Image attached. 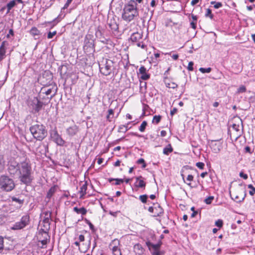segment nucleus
<instances>
[{"label":"nucleus","mask_w":255,"mask_h":255,"mask_svg":"<svg viewBox=\"0 0 255 255\" xmlns=\"http://www.w3.org/2000/svg\"><path fill=\"white\" fill-rule=\"evenodd\" d=\"M84 240H85V237H84V235H80L79 236L78 241L82 242L84 241Z\"/></svg>","instance_id":"nucleus-58"},{"label":"nucleus","mask_w":255,"mask_h":255,"mask_svg":"<svg viewBox=\"0 0 255 255\" xmlns=\"http://www.w3.org/2000/svg\"><path fill=\"white\" fill-rule=\"evenodd\" d=\"M170 70V67H168V68L165 71L164 73V76L165 77H167L169 74V72Z\"/></svg>","instance_id":"nucleus-62"},{"label":"nucleus","mask_w":255,"mask_h":255,"mask_svg":"<svg viewBox=\"0 0 255 255\" xmlns=\"http://www.w3.org/2000/svg\"><path fill=\"white\" fill-rule=\"evenodd\" d=\"M239 175L241 177L244 178V179H247L248 178V175L244 173L243 172H241L239 174Z\"/></svg>","instance_id":"nucleus-54"},{"label":"nucleus","mask_w":255,"mask_h":255,"mask_svg":"<svg viewBox=\"0 0 255 255\" xmlns=\"http://www.w3.org/2000/svg\"><path fill=\"white\" fill-rule=\"evenodd\" d=\"M90 226V229L92 231L93 233L96 231V229L95 228L93 224H89Z\"/></svg>","instance_id":"nucleus-60"},{"label":"nucleus","mask_w":255,"mask_h":255,"mask_svg":"<svg viewBox=\"0 0 255 255\" xmlns=\"http://www.w3.org/2000/svg\"><path fill=\"white\" fill-rule=\"evenodd\" d=\"M79 131L78 127L74 125L67 128V133L71 136L75 135Z\"/></svg>","instance_id":"nucleus-17"},{"label":"nucleus","mask_w":255,"mask_h":255,"mask_svg":"<svg viewBox=\"0 0 255 255\" xmlns=\"http://www.w3.org/2000/svg\"><path fill=\"white\" fill-rule=\"evenodd\" d=\"M30 34L34 36H39L40 32L36 27H33L30 30Z\"/></svg>","instance_id":"nucleus-30"},{"label":"nucleus","mask_w":255,"mask_h":255,"mask_svg":"<svg viewBox=\"0 0 255 255\" xmlns=\"http://www.w3.org/2000/svg\"><path fill=\"white\" fill-rule=\"evenodd\" d=\"M41 218H43V223H49L51 215L49 212H45L43 213L41 216Z\"/></svg>","instance_id":"nucleus-26"},{"label":"nucleus","mask_w":255,"mask_h":255,"mask_svg":"<svg viewBox=\"0 0 255 255\" xmlns=\"http://www.w3.org/2000/svg\"><path fill=\"white\" fill-rule=\"evenodd\" d=\"M211 70L212 69L210 67L207 68H200L199 69V71L202 73H210L211 71Z\"/></svg>","instance_id":"nucleus-44"},{"label":"nucleus","mask_w":255,"mask_h":255,"mask_svg":"<svg viewBox=\"0 0 255 255\" xmlns=\"http://www.w3.org/2000/svg\"><path fill=\"white\" fill-rule=\"evenodd\" d=\"M199 0H192L191 2V5H192V6L195 5L199 2Z\"/></svg>","instance_id":"nucleus-61"},{"label":"nucleus","mask_w":255,"mask_h":255,"mask_svg":"<svg viewBox=\"0 0 255 255\" xmlns=\"http://www.w3.org/2000/svg\"><path fill=\"white\" fill-rule=\"evenodd\" d=\"M166 86L167 87L172 89H175L178 86L177 84L173 82L166 83Z\"/></svg>","instance_id":"nucleus-42"},{"label":"nucleus","mask_w":255,"mask_h":255,"mask_svg":"<svg viewBox=\"0 0 255 255\" xmlns=\"http://www.w3.org/2000/svg\"><path fill=\"white\" fill-rule=\"evenodd\" d=\"M135 4L134 0H130L125 5L122 13V18L124 20L130 22L138 16L139 8Z\"/></svg>","instance_id":"nucleus-2"},{"label":"nucleus","mask_w":255,"mask_h":255,"mask_svg":"<svg viewBox=\"0 0 255 255\" xmlns=\"http://www.w3.org/2000/svg\"><path fill=\"white\" fill-rule=\"evenodd\" d=\"M147 123L145 121L142 122L141 125L139 127V130L141 132L144 131L146 127L147 126Z\"/></svg>","instance_id":"nucleus-37"},{"label":"nucleus","mask_w":255,"mask_h":255,"mask_svg":"<svg viewBox=\"0 0 255 255\" xmlns=\"http://www.w3.org/2000/svg\"><path fill=\"white\" fill-rule=\"evenodd\" d=\"M73 0H67L64 6L61 8V13H65V9H67L69 6L70 4L72 2Z\"/></svg>","instance_id":"nucleus-39"},{"label":"nucleus","mask_w":255,"mask_h":255,"mask_svg":"<svg viewBox=\"0 0 255 255\" xmlns=\"http://www.w3.org/2000/svg\"><path fill=\"white\" fill-rule=\"evenodd\" d=\"M51 136L53 138L54 141L59 145L62 146L65 143V141L62 139L61 136L58 134L57 130H54L51 133Z\"/></svg>","instance_id":"nucleus-13"},{"label":"nucleus","mask_w":255,"mask_h":255,"mask_svg":"<svg viewBox=\"0 0 255 255\" xmlns=\"http://www.w3.org/2000/svg\"><path fill=\"white\" fill-rule=\"evenodd\" d=\"M177 112V109L176 108H173L170 111V115L173 116Z\"/></svg>","instance_id":"nucleus-56"},{"label":"nucleus","mask_w":255,"mask_h":255,"mask_svg":"<svg viewBox=\"0 0 255 255\" xmlns=\"http://www.w3.org/2000/svg\"><path fill=\"white\" fill-rule=\"evenodd\" d=\"M15 187V184L12 179L6 175H1L0 177V188L3 191L9 192Z\"/></svg>","instance_id":"nucleus-5"},{"label":"nucleus","mask_w":255,"mask_h":255,"mask_svg":"<svg viewBox=\"0 0 255 255\" xmlns=\"http://www.w3.org/2000/svg\"><path fill=\"white\" fill-rule=\"evenodd\" d=\"M146 245L148 248V249L150 251L152 255H160L159 249H160L161 244L158 243L156 244H153L149 241H147L146 242Z\"/></svg>","instance_id":"nucleus-9"},{"label":"nucleus","mask_w":255,"mask_h":255,"mask_svg":"<svg viewBox=\"0 0 255 255\" xmlns=\"http://www.w3.org/2000/svg\"><path fill=\"white\" fill-rule=\"evenodd\" d=\"M246 88L245 86H240L237 90V93H242L246 91Z\"/></svg>","instance_id":"nucleus-47"},{"label":"nucleus","mask_w":255,"mask_h":255,"mask_svg":"<svg viewBox=\"0 0 255 255\" xmlns=\"http://www.w3.org/2000/svg\"><path fill=\"white\" fill-rule=\"evenodd\" d=\"M139 73L141 74L140 79L143 80H147L149 79L150 75L146 73V69L144 66L139 68Z\"/></svg>","instance_id":"nucleus-18"},{"label":"nucleus","mask_w":255,"mask_h":255,"mask_svg":"<svg viewBox=\"0 0 255 255\" xmlns=\"http://www.w3.org/2000/svg\"><path fill=\"white\" fill-rule=\"evenodd\" d=\"M5 161L3 156L0 154V172H2L4 168Z\"/></svg>","instance_id":"nucleus-31"},{"label":"nucleus","mask_w":255,"mask_h":255,"mask_svg":"<svg viewBox=\"0 0 255 255\" xmlns=\"http://www.w3.org/2000/svg\"><path fill=\"white\" fill-rule=\"evenodd\" d=\"M19 163L17 162L15 159H10L8 162V171L11 175H15L17 172Z\"/></svg>","instance_id":"nucleus-8"},{"label":"nucleus","mask_w":255,"mask_h":255,"mask_svg":"<svg viewBox=\"0 0 255 255\" xmlns=\"http://www.w3.org/2000/svg\"><path fill=\"white\" fill-rule=\"evenodd\" d=\"M196 166H197L199 168L201 169H203L204 168V167L205 166V164L204 163L201 162H197L196 164Z\"/></svg>","instance_id":"nucleus-53"},{"label":"nucleus","mask_w":255,"mask_h":255,"mask_svg":"<svg viewBox=\"0 0 255 255\" xmlns=\"http://www.w3.org/2000/svg\"><path fill=\"white\" fill-rule=\"evenodd\" d=\"M161 116L160 115H155L153 117L152 123L154 124H158L161 121Z\"/></svg>","instance_id":"nucleus-35"},{"label":"nucleus","mask_w":255,"mask_h":255,"mask_svg":"<svg viewBox=\"0 0 255 255\" xmlns=\"http://www.w3.org/2000/svg\"><path fill=\"white\" fill-rule=\"evenodd\" d=\"M42 79H45V81H42L44 85L50 84L53 79V75L49 71H45L42 75Z\"/></svg>","instance_id":"nucleus-14"},{"label":"nucleus","mask_w":255,"mask_h":255,"mask_svg":"<svg viewBox=\"0 0 255 255\" xmlns=\"http://www.w3.org/2000/svg\"><path fill=\"white\" fill-rule=\"evenodd\" d=\"M193 178H194V177H193V175H188L187 177V180L189 181V182H191V181L193 180Z\"/></svg>","instance_id":"nucleus-59"},{"label":"nucleus","mask_w":255,"mask_h":255,"mask_svg":"<svg viewBox=\"0 0 255 255\" xmlns=\"http://www.w3.org/2000/svg\"><path fill=\"white\" fill-rule=\"evenodd\" d=\"M32 168L29 160L19 163L16 175H18L19 180L23 184L29 185L33 180Z\"/></svg>","instance_id":"nucleus-1"},{"label":"nucleus","mask_w":255,"mask_h":255,"mask_svg":"<svg viewBox=\"0 0 255 255\" xmlns=\"http://www.w3.org/2000/svg\"><path fill=\"white\" fill-rule=\"evenodd\" d=\"M133 250L136 255H143L144 249L139 244H135L133 247Z\"/></svg>","instance_id":"nucleus-22"},{"label":"nucleus","mask_w":255,"mask_h":255,"mask_svg":"<svg viewBox=\"0 0 255 255\" xmlns=\"http://www.w3.org/2000/svg\"><path fill=\"white\" fill-rule=\"evenodd\" d=\"M136 182L135 186L138 188H145L146 185L145 182L142 179V176H138L135 178Z\"/></svg>","instance_id":"nucleus-21"},{"label":"nucleus","mask_w":255,"mask_h":255,"mask_svg":"<svg viewBox=\"0 0 255 255\" xmlns=\"http://www.w3.org/2000/svg\"><path fill=\"white\" fill-rule=\"evenodd\" d=\"M26 224H14L13 227H11L12 230H19L25 227Z\"/></svg>","instance_id":"nucleus-36"},{"label":"nucleus","mask_w":255,"mask_h":255,"mask_svg":"<svg viewBox=\"0 0 255 255\" xmlns=\"http://www.w3.org/2000/svg\"><path fill=\"white\" fill-rule=\"evenodd\" d=\"M136 45L138 47L142 48V49H144L145 46H146L145 44H144L140 42V41L138 42L137 43H136Z\"/></svg>","instance_id":"nucleus-57"},{"label":"nucleus","mask_w":255,"mask_h":255,"mask_svg":"<svg viewBox=\"0 0 255 255\" xmlns=\"http://www.w3.org/2000/svg\"><path fill=\"white\" fill-rule=\"evenodd\" d=\"M211 4H214V7L216 9L222 7L223 4L221 2H216L215 1H212L211 2Z\"/></svg>","instance_id":"nucleus-40"},{"label":"nucleus","mask_w":255,"mask_h":255,"mask_svg":"<svg viewBox=\"0 0 255 255\" xmlns=\"http://www.w3.org/2000/svg\"><path fill=\"white\" fill-rule=\"evenodd\" d=\"M73 211L77 214H81L82 216L86 215L87 212V210L84 207L79 208L77 207H75L73 208Z\"/></svg>","instance_id":"nucleus-25"},{"label":"nucleus","mask_w":255,"mask_h":255,"mask_svg":"<svg viewBox=\"0 0 255 255\" xmlns=\"http://www.w3.org/2000/svg\"><path fill=\"white\" fill-rule=\"evenodd\" d=\"M193 65H194V63L192 61L189 62L188 63V67H187V69L189 70V71H193Z\"/></svg>","instance_id":"nucleus-52"},{"label":"nucleus","mask_w":255,"mask_h":255,"mask_svg":"<svg viewBox=\"0 0 255 255\" xmlns=\"http://www.w3.org/2000/svg\"><path fill=\"white\" fill-rule=\"evenodd\" d=\"M142 34L138 32H134L130 36V40L132 42L137 43L142 39Z\"/></svg>","instance_id":"nucleus-20"},{"label":"nucleus","mask_w":255,"mask_h":255,"mask_svg":"<svg viewBox=\"0 0 255 255\" xmlns=\"http://www.w3.org/2000/svg\"><path fill=\"white\" fill-rule=\"evenodd\" d=\"M210 146L212 151L215 153L219 152L222 148L221 143L219 141L215 140L211 141Z\"/></svg>","instance_id":"nucleus-16"},{"label":"nucleus","mask_w":255,"mask_h":255,"mask_svg":"<svg viewBox=\"0 0 255 255\" xmlns=\"http://www.w3.org/2000/svg\"><path fill=\"white\" fill-rule=\"evenodd\" d=\"M233 196L237 202H242L246 196V192L243 189H239L233 194Z\"/></svg>","instance_id":"nucleus-11"},{"label":"nucleus","mask_w":255,"mask_h":255,"mask_svg":"<svg viewBox=\"0 0 255 255\" xmlns=\"http://www.w3.org/2000/svg\"><path fill=\"white\" fill-rule=\"evenodd\" d=\"M12 201H15V202L18 203L19 204H22L23 203V200H20V199H19L18 198H17L16 197H13L12 198Z\"/></svg>","instance_id":"nucleus-55"},{"label":"nucleus","mask_w":255,"mask_h":255,"mask_svg":"<svg viewBox=\"0 0 255 255\" xmlns=\"http://www.w3.org/2000/svg\"><path fill=\"white\" fill-rule=\"evenodd\" d=\"M6 41H3L0 46V62L5 57Z\"/></svg>","instance_id":"nucleus-19"},{"label":"nucleus","mask_w":255,"mask_h":255,"mask_svg":"<svg viewBox=\"0 0 255 255\" xmlns=\"http://www.w3.org/2000/svg\"><path fill=\"white\" fill-rule=\"evenodd\" d=\"M51 92H52L51 89H49L47 90L44 91V93L46 95H50L51 93Z\"/></svg>","instance_id":"nucleus-63"},{"label":"nucleus","mask_w":255,"mask_h":255,"mask_svg":"<svg viewBox=\"0 0 255 255\" xmlns=\"http://www.w3.org/2000/svg\"><path fill=\"white\" fill-rule=\"evenodd\" d=\"M27 106L32 110V112L36 113L39 112L43 106V102H41L37 97H33L27 100Z\"/></svg>","instance_id":"nucleus-6"},{"label":"nucleus","mask_w":255,"mask_h":255,"mask_svg":"<svg viewBox=\"0 0 255 255\" xmlns=\"http://www.w3.org/2000/svg\"><path fill=\"white\" fill-rule=\"evenodd\" d=\"M16 5V0H13L9 2H8L6 4V7L7 8L6 14L8 13L10 10Z\"/></svg>","instance_id":"nucleus-27"},{"label":"nucleus","mask_w":255,"mask_h":255,"mask_svg":"<svg viewBox=\"0 0 255 255\" xmlns=\"http://www.w3.org/2000/svg\"><path fill=\"white\" fill-rule=\"evenodd\" d=\"M173 151V148L170 144H168L163 148V153L165 155H168Z\"/></svg>","instance_id":"nucleus-28"},{"label":"nucleus","mask_w":255,"mask_h":255,"mask_svg":"<svg viewBox=\"0 0 255 255\" xmlns=\"http://www.w3.org/2000/svg\"><path fill=\"white\" fill-rule=\"evenodd\" d=\"M99 65L101 73L105 76L110 75L114 69V62L110 59H103Z\"/></svg>","instance_id":"nucleus-4"},{"label":"nucleus","mask_w":255,"mask_h":255,"mask_svg":"<svg viewBox=\"0 0 255 255\" xmlns=\"http://www.w3.org/2000/svg\"><path fill=\"white\" fill-rule=\"evenodd\" d=\"M37 239L38 242H40L42 244L41 248H43V246L46 245L47 243L49 241L50 236L48 233H41V234H40V233H38Z\"/></svg>","instance_id":"nucleus-12"},{"label":"nucleus","mask_w":255,"mask_h":255,"mask_svg":"<svg viewBox=\"0 0 255 255\" xmlns=\"http://www.w3.org/2000/svg\"><path fill=\"white\" fill-rule=\"evenodd\" d=\"M87 181H85V183L81 187L80 190L79 191L80 193V198H83L84 196L86 195V191L87 190Z\"/></svg>","instance_id":"nucleus-24"},{"label":"nucleus","mask_w":255,"mask_h":255,"mask_svg":"<svg viewBox=\"0 0 255 255\" xmlns=\"http://www.w3.org/2000/svg\"><path fill=\"white\" fill-rule=\"evenodd\" d=\"M29 221V216L28 215L23 216L21 219V221L18 223H27Z\"/></svg>","instance_id":"nucleus-38"},{"label":"nucleus","mask_w":255,"mask_h":255,"mask_svg":"<svg viewBox=\"0 0 255 255\" xmlns=\"http://www.w3.org/2000/svg\"><path fill=\"white\" fill-rule=\"evenodd\" d=\"M108 25L113 31H117L119 29V25L117 23L116 19L113 17L108 19L107 21Z\"/></svg>","instance_id":"nucleus-15"},{"label":"nucleus","mask_w":255,"mask_h":255,"mask_svg":"<svg viewBox=\"0 0 255 255\" xmlns=\"http://www.w3.org/2000/svg\"><path fill=\"white\" fill-rule=\"evenodd\" d=\"M190 25H191V27L193 28V29H195L196 27V23L194 22L193 21H192L191 23H190Z\"/></svg>","instance_id":"nucleus-64"},{"label":"nucleus","mask_w":255,"mask_h":255,"mask_svg":"<svg viewBox=\"0 0 255 255\" xmlns=\"http://www.w3.org/2000/svg\"><path fill=\"white\" fill-rule=\"evenodd\" d=\"M113 181H116V182L114 184L116 185H120L121 183H123L124 181V179H120V178H110V179H109V181L110 182H111Z\"/></svg>","instance_id":"nucleus-33"},{"label":"nucleus","mask_w":255,"mask_h":255,"mask_svg":"<svg viewBox=\"0 0 255 255\" xmlns=\"http://www.w3.org/2000/svg\"><path fill=\"white\" fill-rule=\"evenodd\" d=\"M214 199V196H209L207 198L205 199L204 202L207 204H210Z\"/></svg>","instance_id":"nucleus-45"},{"label":"nucleus","mask_w":255,"mask_h":255,"mask_svg":"<svg viewBox=\"0 0 255 255\" xmlns=\"http://www.w3.org/2000/svg\"><path fill=\"white\" fill-rule=\"evenodd\" d=\"M248 187L251 190L249 191V194L251 196H253L255 194V188L252 185L249 184Z\"/></svg>","instance_id":"nucleus-41"},{"label":"nucleus","mask_w":255,"mask_h":255,"mask_svg":"<svg viewBox=\"0 0 255 255\" xmlns=\"http://www.w3.org/2000/svg\"><path fill=\"white\" fill-rule=\"evenodd\" d=\"M30 131L33 137L38 140H42L47 134L45 126L42 124H36L30 128Z\"/></svg>","instance_id":"nucleus-3"},{"label":"nucleus","mask_w":255,"mask_h":255,"mask_svg":"<svg viewBox=\"0 0 255 255\" xmlns=\"http://www.w3.org/2000/svg\"><path fill=\"white\" fill-rule=\"evenodd\" d=\"M84 49L90 51L94 49V36L91 34H87L85 36L84 45Z\"/></svg>","instance_id":"nucleus-7"},{"label":"nucleus","mask_w":255,"mask_h":255,"mask_svg":"<svg viewBox=\"0 0 255 255\" xmlns=\"http://www.w3.org/2000/svg\"><path fill=\"white\" fill-rule=\"evenodd\" d=\"M232 128L233 129L234 131L232 133L234 138L236 139H237L239 137H240L242 134V128L243 126H241L240 123L233 124L232 126Z\"/></svg>","instance_id":"nucleus-10"},{"label":"nucleus","mask_w":255,"mask_h":255,"mask_svg":"<svg viewBox=\"0 0 255 255\" xmlns=\"http://www.w3.org/2000/svg\"><path fill=\"white\" fill-rule=\"evenodd\" d=\"M139 199L142 203H145L147 201V195L145 194L140 195L139 197Z\"/></svg>","instance_id":"nucleus-46"},{"label":"nucleus","mask_w":255,"mask_h":255,"mask_svg":"<svg viewBox=\"0 0 255 255\" xmlns=\"http://www.w3.org/2000/svg\"><path fill=\"white\" fill-rule=\"evenodd\" d=\"M128 128H126V125H121L119 128V132H126Z\"/></svg>","instance_id":"nucleus-48"},{"label":"nucleus","mask_w":255,"mask_h":255,"mask_svg":"<svg viewBox=\"0 0 255 255\" xmlns=\"http://www.w3.org/2000/svg\"><path fill=\"white\" fill-rule=\"evenodd\" d=\"M136 162L138 164H142V168H145L146 166V165L145 163V161L143 158H139V159L137 160Z\"/></svg>","instance_id":"nucleus-49"},{"label":"nucleus","mask_w":255,"mask_h":255,"mask_svg":"<svg viewBox=\"0 0 255 255\" xmlns=\"http://www.w3.org/2000/svg\"><path fill=\"white\" fill-rule=\"evenodd\" d=\"M56 34V31H54L53 32H49L47 35V38L48 39H51L53 37L54 35Z\"/></svg>","instance_id":"nucleus-51"},{"label":"nucleus","mask_w":255,"mask_h":255,"mask_svg":"<svg viewBox=\"0 0 255 255\" xmlns=\"http://www.w3.org/2000/svg\"><path fill=\"white\" fill-rule=\"evenodd\" d=\"M108 114L106 118L108 121L111 122L114 117V110L113 109H109L108 111Z\"/></svg>","instance_id":"nucleus-34"},{"label":"nucleus","mask_w":255,"mask_h":255,"mask_svg":"<svg viewBox=\"0 0 255 255\" xmlns=\"http://www.w3.org/2000/svg\"><path fill=\"white\" fill-rule=\"evenodd\" d=\"M112 250L114 255H122L121 250L117 246L113 247Z\"/></svg>","instance_id":"nucleus-32"},{"label":"nucleus","mask_w":255,"mask_h":255,"mask_svg":"<svg viewBox=\"0 0 255 255\" xmlns=\"http://www.w3.org/2000/svg\"><path fill=\"white\" fill-rule=\"evenodd\" d=\"M56 191V187L55 186H53L50 188V189L47 192L46 197L50 199L54 193Z\"/></svg>","instance_id":"nucleus-29"},{"label":"nucleus","mask_w":255,"mask_h":255,"mask_svg":"<svg viewBox=\"0 0 255 255\" xmlns=\"http://www.w3.org/2000/svg\"><path fill=\"white\" fill-rule=\"evenodd\" d=\"M3 249V238L0 236V253H1Z\"/></svg>","instance_id":"nucleus-50"},{"label":"nucleus","mask_w":255,"mask_h":255,"mask_svg":"<svg viewBox=\"0 0 255 255\" xmlns=\"http://www.w3.org/2000/svg\"><path fill=\"white\" fill-rule=\"evenodd\" d=\"M206 17H209L211 19L213 18V14L212 13L211 10L209 8L207 9L206 12L205 13Z\"/></svg>","instance_id":"nucleus-43"},{"label":"nucleus","mask_w":255,"mask_h":255,"mask_svg":"<svg viewBox=\"0 0 255 255\" xmlns=\"http://www.w3.org/2000/svg\"><path fill=\"white\" fill-rule=\"evenodd\" d=\"M50 224H38V229L39 230L38 233H48L50 229Z\"/></svg>","instance_id":"nucleus-23"}]
</instances>
